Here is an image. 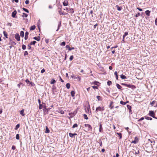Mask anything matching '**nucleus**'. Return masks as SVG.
I'll return each mask as SVG.
<instances>
[{
    "label": "nucleus",
    "mask_w": 157,
    "mask_h": 157,
    "mask_svg": "<svg viewBox=\"0 0 157 157\" xmlns=\"http://www.w3.org/2000/svg\"><path fill=\"white\" fill-rule=\"evenodd\" d=\"M145 119L147 120H151L152 119V118L147 116L145 117Z\"/></svg>",
    "instance_id": "obj_28"
},
{
    "label": "nucleus",
    "mask_w": 157,
    "mask_h": 157,
    "mask_svg": "<svg viewBox=\"0 0 157 157\" xmlns=\"http://www.w3.org/2000/svg\"><path fill=\"white\" fill-rule=\"evenodd\" d=\"M36 26L35 25H33L31 26L30 28V30H33L35 29Z\"/></svg>",
    "instance_id": "obj_20"
},
{
    "label": "nucleus",
    "mask_w": 157,
    "mask_h": 157,
    "mask_svg": "<svg viewBox=\"0 0 157 157\" xmlns=\"http://www.w3.org/2000/svg\"><path fill=\"white\" fill-rule=\"evenodd\" d=\"M125 129L127 130L128 132L129 133H130L131 132H129L128 130V129H129V128L128 127H127V128H125Z\"/></svg>",
    "instance_id": "obj_60"
},
{
    "label": "nucleus",
    "mask_w": 157,
    "mask_h": 157,
    "mask_svg": "<svg viewBox=\"0 0 157 157\" xmlns=\"http://www.w3.org/2000/svg\"><path fill=\"white\" fill-rule=\"evenodd\" d=\"M49 130L48 129L47 127L46 126V131L45 132L46 133H49Z\"/></svg>",
    "instance_id": "obj_46"
},
{
    "label": "nucleus",
    "mask_w": 157,
    "mask_h": 157,
    "mask_svg": "<svg viewBox=\"0 0 157 157\" xmlns=\"http://www.w3.org/2000/svg\"><path fill=\"white\" fill-rule=\"evenodd\" d=\"M20 35L21 37H23L24 36V32L22 31H21L20 32Z\"/></svg>",
    "instance_id": "obj_21"
},
{
    "label": "nucleus",
    "mask_w": 157,
    "mask_h": 157,
    "mask_svg": "<svg viewBox=\"0 0 157 157\" xmlns=\"http://www.w3.org/2000/svg\"><path fill=\"white\" fill-rule=\"evenodd\" d=\"M116 7L117 8V9L118 11H121V7H120L118 5H117L116 6Z\"/></svg>",
    "instance_id": "obj_18"
},
{
    "label": "nucleus",
    "mask_w": 157,
    "mask_h": 157,
    "mask_svg": "<svg viewBox=\"0 0 157 157\" xmlns=\"http://www.w3.org/2000/svg\"><path fill=\"white\" fill-rule=\"evenodd\" d=\"M104 110V108L103 106H99L96 108V112H98L99 111L102 112Z\"/></svg>",
    "instance_id": "obj_2"
},
{
    "label": "nucleus",
    "mask_w": 157,
    "mask_h": 157,
    "mask_svg": "<svg viewBox=\"0 0 157 157\" xmlns=\"http://www.w3.org/2000/svg\"><path fill=\"white\" fill-rule=\"evenodd\" d=\"M16 138L18 140L19 139V136L18 134H17L16 135Z\"/></svg>",
    "instance_id": "obj_42"
},
{
    "label": "nucleus",
    "mask_w": 157,
    "mask_h": 157,
    "mask_svg": "<svg viewBox=\"0 0 157 157\" xmlns=\"http://www.w3.org/2000/svg\"><path fill=\"white\" fill-rule=\"evenodd\" d=\"M29 34V33L27 32H26L25 34V40H26L28 38V35Z\"/></svg>",
    "instance_id": "obj_14"
},
{
    "label": "nucleus",
    "mask_w": 157,
    "mask_h": 157,
    "mask_svg": "<svg viewBox=\"0 0 157 157\" xmlns=\"http://www.w3.org/2000/svg\"><path fill=\"white\" fill-rule=\"evenodd\" d=\"M74 10L72 8L70 9V10L67 11V12L71 13H74Z\"/></svg>",
    "instance_id": "obj_19"
},
{
    "label": "nucleus",
    "mask_w": 157,
    "mask_h": 157,
    "mask_svg": "<svg viewBox=\"0 0 157 157\" xmlns=\"http://www.w3.org/2000/svg\"><path fill=\"white\" fill-rule=\"evenodd\" d=\"M60 80L62 82H63L64 81L61 78V77L59 76Z\"/></svg>",
    "instance_id": "obj_64"
},
{
    "label": "nucleus",
    "mask_w": 157,
    "mask_h": 157,
    "mask_svg": "<svg viewBox=\"0 0 157 157\" xmlns=\"http://www.w3.org/2000/svg\"><path fill=\"white\" fill-rule=\"evenodd\" d=\"M99 131L101 132H102L103 131V128H102V125L101 124H99Z\"/></svg>",
    "instance_id": "obj_10"
},
{
    "label": "nucleus",
    "mask_w": 157,
    "mask_h": 157,
    "mask_svg": "<svg viewBox=\"0 0 157 157\" xmlns=\"http://www.w3.org/2000/svg\"><path fill=\"white\" fill-rule=\"evenodd\" d=\"M145 14L147 15L148 16H149L150 15V11L149 10H147L145 11Z\"/></svg>",
    "instance_id": "obj_16"
},
{
    "label": "nucleus",
    "mask_w": 157,
    "mask_h": 157,
    "mask_svg": "<svg viewBox=\"0 0 157 157\" xmlns=\"http://www.w3.org/2000/svg\"><path fill=\"white\" fill-rule=\"evenodd\" d=\"M140 15V13H137V14H136L135 15V17H138Z\"/></svg>",
    "instance_id": "obj_50"
},
{
    "label": "nucleus",
    "mask_w": 157,
    "mask_h": 157,
    "mask_svg": "<svg viewBox=\"0 0 157 157\" xmlns=\"http://www.w3.org/2000/svg\"><path fill=\"white\" fill-rule=\"evenodd\" d=\"M59 14L60 15H65L64 13H63L62 12V11H61V10H60L59 11Z\"/></svg>",
    "instance_id": "obj_35"
},
{
    "label": "nucleus",
    "mask_w": 157,
    "mask_h": 157,
    "mask_svg": "<svg viewBox=\"0 0 157 157\" xmlns=\"http://www.w3.org/2000/svg\"><path fill=\"white\" fill-rule=\"evenodd\" d=\"M45 71V70L44 69H42L41 71V72L42 73H43Z\"/></svg>",
    "instance_id": "obj_59"
},
{
    "label": "nucleus",
    "mask_w": 157,
    "mask_h": 157,
    "mask_svg": "<svg viewBox=\"0 0 157 157\" xmlns=\"http://www.w3.org/2000/svg\"><path fill=\"white\" fill-rule=\"evenodd\" d=\"M66 86L67 89H69L70 87V84L69 83H67L66 84Z\"/></svg>",
    "instance_id": "obj_23"
},
{
    "label": "nucleus",
    "mask_w": 157,
    "mask_h": 157,
    "mask_svg": "<svg viewBox=\"0 0 157 157\" xmlns=\"http://www.w3.org/2000/svg\"><path fill=\"white\" fill-rule=\"evenodd\" d=\"M73 59V56L72 55L71 56H70V57L69 58V59L70 61H71Z\"/></svg>",
    "instance_id": "obj_49"
},
{
    "label": "nucleus",
    "mask_w": 157,
    "mask_h": 157,
    "mask_svg": "<svg viewBox=\"0 0 157 157\" xmlns=\"http://www.w3.org/2000/svg\"><path fill=\"white\" fill-rule=\"evenodd\" d=\"M19 127H20V124H17L15 127V129L17 130L18 129V128H19Z\"/></svg>",
    "instance_id": "obj_27"
},
{
    "label": "nucleus",
    "mask_w": 157,
    "mask_h": 157,
    "mask_svg": "<svg viewBox=\"0 0 157 157\" xmlns=\"http://www.w3.org/2000/svg\"><path fill=\"white\" fill-rule=\"evenodd\" d=\"M116 86L118 89H121L122 88L121 86L118 83L116 84Z\"/></svg>",
    "instance_id": "obj_22"
},
{
    "label": "nucleus",
    "mask_w": 157,
    "mask_h": 157,
    "mask_svg": "<svg viewBox=\"0 0 157 157\" xmlns=\"http://www.w3.org/2000/svg\"><path fill=\"white\" fill-rule=\"evenodd\" d=\"M148 114L150 116H151L154 118L157 119V118L155 117V113H154L153 111H150L149 112Z\"/></svg>",
    "instance_id": "obj_3"
},
{
    "label": "nucleus",
    "mask_w": 157,
    "mask_h": 157,
    "mask_svg": "<svg viewBox=\"0 0 157 157\" xmlns=\"http://www.w3.org/2000/svg\"><path fill=\"white\" fill-rule=\"evenodd\" d=\"M28 55V53L27 51H25L24 53V56H25Z\"/></svg>",
    "instance_id": "obj_56"
},
{
    "label": "nucleus",
    "mask_w": 157,
    "mask_h": 157,
    "mask_svg": "<svg viewBox=\"0 0 157 157\" xmlns=\"http://www.w3.org/2000/svg\"><path fill=\"white\" fill-rule=\"evenodd\" d=\"M63 5L64 6H66L68 5V2L67 0L64 1L63 3Z\"/></svg>",
    "instance_id": "obj_11"
},
{
    "label": "nucleus",
    "mask_w": 157,
    "mask_h": 157,
    "mask_svg": "<svg viewBox=\"0 0 157 157\" xmlns=\"http://www.w3.org/2000/svg\"><path fill=\"white\" fill-rule=\"evenodd\" d=\"M31 44H29L28 45V49H29V50H30V49H31Z\"/></svg>",
    "instance_id": "obj_48"
},
{
    "label": "nucleus",
    "mask_w": 157,
    "mask_h": 157,
    "mask_svg": "<svg viewBox=\"0 0 157 157\" xmlns=\"http://www.w3.org/2000/svg\"><path fill=\"white\" fill-rule=\"evenodd\" d=\"M49 41V39H46L45 40V42L47 44H48V43Z\"/></svg>",
    "instance_id": "obj_58"
},
{
    "label": "nucleus",
    "mask_w": 157,
    "mask_h": 157,
    "mask_svg": "<svg viewBox=\"0 0 157 157\" xmlns=\"http://www.w3.org/2000/svg\"><path fill=\"white\" fill-rule=\"evenodd\" d=\"M22 9L24 11H25V12H27V13H29V10L26 9L24 8V7H23L22 8Z\"/></svg>",
    "instance_id": "obj_34"
},
{
    "label": "nucleus",
    "mask_w": 157,
    "mask_h": 157,
    "mask_svg": "<svg viewBox=\"0 0 157 157\" xmlns=\"http://www.w3.org/2000/svg\"><path fill=\"white\" fill-rule=\"evenodd\" d=\"M29 1L27 0H26L25 1V3L26 4H29Z\"/></svg>",
    "instance_id": "obj_63"
},
{
    "label": "nucleus",
    "mask_w": 157,
    "mask_h": 157,
    "mask_svg": "<svg viewBox=\"0 0 157 157\" xmlns=\"http://www.w3.org/2000/svg\"><path fill=\"white\" fill-rule=\"evenodd\" d=\"M3 34L5 36L6 38H7V34L5 31L3 32Z\"/></svg>",
    "instance_id": "obj_40"
},
{
    "label": "nucleus",
    "mask_w": 157,
    "mask_h": 157,
    "mask_svg": "<svg viewBox=\"0 0 157 157\" xmlns=\"http://www.w3.org/2000/svg\"><path fill=\"white\" fill-rule=\"evenodd\" d=\"M83 116H84V119H85L87 120L88 119V118L86 114H84Z\"/></svg>",
    "instance_id": "obj_36"
},
{
    "label": "nucleus",
    "mask_w": 157,
    "mask_h": 157,
    "mask_svg": "<svg viewBox=\"0 0 157 157\" xmlns=\"http://www.w3.org/2000/svg\"><path fill=\"white\" fill-rule=\"evenodd\" d=\"M66 44V42L64 41H63L60 44V45L61 46H64Z\"/></svg>",
    "instance_id": "obj_38"
},
{
    "label": "nucleus",
    "mask_w": 157,
    "mask_h": 157,
    "mask_svg": "<svg viewBox=\"0 0 157 157\" xmlns=\"http://www.w3.org/2000/svg\"><path fill=\"white\" fill-rule=\"evenodd\" d=\"M112 82L111 81H108L107 82V84L108 85L110 86V85L112 84Z\"/></svg>",
    "instance_id": "obj_32"
},
{
    "label": "nucleus",
    "mask_w": 157,
    "mask_h": 157,
    "mask_svg": "<svg viewBox=\"0 0 157 157\" xmlns=\"http://www.w3.org/2000/svg\"><path fill=\"white\" fill-rule=\"evenodd\" d=\"M21 85H22V86L23 85V84L22 83H20V84H18L17 85V86L19 88H20V86Z\"/></svg>",
    "instance_id": "obj_61"
},
{
    "label": "nucleus",
    "mask_w": 157,
    "mask_h": 157,
    "mask_svg": "<svg viewBox=\"0 0 157 157\" xmlns=\"http://www.w3.org/2000/svg\"><path fill=\"white\" fill-rule=\"evenodd\" d=\"M135 151V154L136 155L139 154L140 153V151H139V150H138L136 151Z\"/></svg>",
    "instance_id": "obj_45"
},
{
    "label": "nucleus",
    "mask_w": 157,
    "mask_h": 157,
    "mask_svg": "<svg viewBox=\"0 0 157 157\" xmlns=\"http://www.w3.org/2000/svg\"><path fill=\"white\" fill-rule=\"evenodd\" d=\"M121 78L122 79H124L126 78V77L125 75H121Z\"/></svg>",
    "instance_id": "obj_26"
},
{
    "label": "nucleus",
    "mask_w": 157,
    "mask_h": 157,
    "mask_svg": "<svg viewBox=\"0 0 157 157\" xmlns=\"http://www.w3.org/2000/svg\"><path fill=\"white\" fill-rule=\"evenodd\" d=\"M85 127L87 128V130L88 131H90L92 127L91 126L88 124H85Z\"/></svg>",
    "instance_id": "obj_5"
},
{
    "label": "nucleus",
    "mask_w": 157,
    "mask_h": 157,
    "mask_svg": "<svg viewBox=\"0 0 157 157\" xmlns=\"http://www.w3.org/2000/svg\"><path fill=\"white\" fill-rule=\"evenodd\" d=\"M127 107L128 109L129 110V112L130 113L132 112L131 108L132 107L131 106L129 105H127Z\"/></svg>",
    "instance_id": "obj_13"
},
{
    "label": "nucleus",
    "mask_w": 157,
    "mask_h": 157,
    "mask_svg": "<svg viewBox=\"0 0 157 157\" xmlns=\"http://www.w3.org/2000/svg\"><path fill=\"white\" fill-rule=\"evenodd\" d=\"M121 85L123 86H125L129 88H131L132 89H134L136 88V86L130 84H126L124 83H122Z\"/></svg>",
    "instance_id": "obj_1"
},
{
    "label": "nucleus",
    "mask_w": 157,
    "mask_h": 157,
    "mask_svg": "<svg viewBox=\"0 0 157 157\" xmlns=\"http://www.w3.org/2000/svg\"><path fill=\"white\" fill-rule=\"evenodd\" d=\"M36 43V41H33L30 43V44L32 45H35V44Z\"/></svg>",
    "instance_id": "obj_33"
},
{
    "label": "nucleus",
    "mask_w": 157,
    "mask_h": 157,
    "mask_svg": "<svg viewBox=\"0 0 157 157\" xmlns=\"http://www.w3.org/2000/svg\"><path fill=\"white\" fill-rule=\"evenodd\" d=\"M128 32H125L124 33V35L123 36V39H124V37L126 36H127L128 35Z\"/></svg>",
    "instance_id": "obj_29"
},
{
    "label": "nucleus",
    "mask_w": 157,
    "mask_h": 157,
    "mask_svg": "<svg viewBox=\"0 0 157 157\" xmlns=\"http://www.w3.org/2000/svg\"><path fill=\"white\" fill-rule=\"evenodd\" d=\"M28 16V15L25 13H23L22 17H26Z\"/></svg>",
    "instance_id": "obj_31"
},
{
    "label": "nucleus",
    "mask_w": 157,
    "mask_h": 157,
    "mask_svg": "<svg viewBox=\"0 0 157 157\" xmlns=\"http://www.w3.org/2000/svg\"><path fill=\"white\" fill-rule=\"evenodd\" d=\"M92 87L94 88V89H97L98 88V87L97 86H92Z\"/></svg>",
    "instance_id": "obj_52"
},
{
    "label": "nucleus",
    "mask_w": 157,
    "mask_h": 157,
    "mask_svg": "<svg viewBox=\"0 0 157 157\" xmlns=\"http://www.w3.org/2000/svg\"><path fill=\"white\" fill-rule=\"evenodd\" d=\"M99 82H97V81H95L94 82V84L96 85H98V84H99Z\"/></svg>",
    "instance_id": "obj_57"
},
{
    "label": "nucleus",
    "mask_w": 157,
    "mask_h": 157,
    "mask_svg": "<svg viewBox=\"0 0 157 157\" xmlns=\"http://www.w3.org/2000/svg\"><path fill=\"white\" fill-rule=\"evenodd\" d=\"M119 156V155L118 153H117L116 154V156H113V157H118Z\"/></svg>",
    "instance_id": "obj_62"
},
{
    "label": "nucleus",
    "mask_w": 157,
    "mask_h": 157,
    "mask_svg": "<svg viewBox=\"0 0 157 157\" xmlns=\"http://www.w3.org/2000/svg\"><path fill=\"white\" fill-rule=\"evenodd\" d=\"M22 49L23 50H25L26 48V46H25V45L24 44H23L22 45Z\"/></svg>",
    "instance_id": "obj_41"
},
{
    "label": "nucleus",
    "mask_w": 157,
    "mask_h": 157,
    "mask_svg": "<svg viewBox=\"0 0 157 157\" xmlns=\"http://www.w3.org/2000/svg\"><path fill=\"white\" fill-rule=\"evenodd\" d=\"M24 110L22 109L20 112V114H21L22 116H24L25 115V114L24 113Z\"/></svg>",
    "instance_id": "obj_15"
},
{
    "label": "nucleus",
    "mask_w": 157,
    "mask_h": 157,
    "mask_svg": "<svg viewBox=\"0 0 157 157\" xmlns=\"http://www.w3.org/2000/svg\"><path fill=\"white\" fill-rule=\"evenodd\" d=\"M69 136H70V137H71V138H72L74 137V135H73V133H69Z\"/></svg>",
    "instance_id": "obj_37"
},
{
    "label": "nucleus",
    "mask_w": 157,
    "mask_h": 157,
    "mask_svg": "<svg viewBox=\"0 0 157 157\" xmlns=\"http://www.w3.org/2000/svg\"><path fill=\"white\" fill-rule=\"evenodd\" d=\"M100 144V146L101 147L102 146V142L101 140H100L99 142H98Z\"/></svg>",
    "instance_id": "obj_47"
},
{
    "label": "nucleus",
    "mask_w": 157,
    "mask_h": 157,
    "mask_svg": "<svg viewBox=\"0 0 157 157\" xmlns=\"http://www.w3.org/2000/svg\"><path fill=\"white\" fill-rule=\"evenodd\" d=\"M155 102V101H153L152 102L150 103V104L152 106H153Z\"/></svg>",
    "instance_id": "obj_55"
},
{
    "label": "nucleus",
    "mask_w": 157,
    "mask_h": 157,
    "mask_svg": "<svg viewBox=\"0 0 157 157\" xmlns=\"http://www.w3.org/2000/svg\"><path fill=\"white\" fill-rule=\"evenodd\" d=\"M56 82V81L55 80H53L52 81V82H51V84H54Z\"/></svg>",
    "instance_id": "obj_53"
},
{
    "label": "nucleus",
    "mask_w": 157,
    "mask_h": 157,
    "mask_svg": "<svg viewBox=\"0 0 157 157\" xmlns=\"http://www.w3.org/2000/svg\"><path fill=\"white\" fill-rule=\"evenodd\" d=\"M117 134L118 135L119 139H121L122 138V134L121 133H117Z\"/></svg>",
    "instance_id": "obj_25"
},
{
    "label": "nucleus",
    "mask_w": 157,
    "mask_h": 157,
    "mask_svg": "<svg viewBox=\"0 0 157 157\" xmlns=\"http://www.w3.org/2000/svg\"><path fill=\"white\" fill-rule=\"evenodd\" d=\"M15 37L17 41H20V36L18 34H16L15 36Z\"/></svg>",
    "instance_id": "obj_7"
},
{
    "label": "nucleus",
    "mask_w": 157,
    "mask_h": 157,
    "mask_svg": "<svg viewBox=\"0 0 157 157\" xmlns=\"http://www.w3.org/2000/svg\"><path fill=\"white\" fill-rule=\"evenodd\" d=\"M66 48H68L69 51H71L72 50L74 49V48L72 47L71 48L68 45H67L66 46Z\"/></svg>",
    "instance_id": "obj_9"
},
{
    "label": "nucleus",
    "mask_w": 157,
    "mask_h": 157,
    "mask_svg": "<svg viewBox=\"0 0 157 157\" xmlns=\"http://www.w3.org/2000/svg\"><path fill=\"white\" fill-rule=\"evenodd\" d=\"M78 126V125L77 124H74L73 125V126H72V128H75V127H77Z\"/></svg>",
    "instance_id": "obj_39"
},
{
    "label": "nucleus",
    "mask_w": 157,
    "mask_h": 157,
    "mask_svg": "<svg viewBox=\"0 0 157 157\" xmlns=\"http://www.w3.org/2000/svg\"><path fill=\"white\" fill-rule=\"evenodd\" d=\"M33 39H34L35 40H36L37 41H39L40 40V38L39 37H34L33 38Z\"/></svg>",
    "instance_id": "obj_17"
},
{
    "label": "nucleus",
    "mask_w": 157,
    "mask_h": 157,
    "mask_svg": "<svg viewBox=\"0 0 157 157\" xmlns=\"http://www.w3.org/2000/svg\"><path fill=\"white\" fill-rule=\"evenodd\" d=\"M144 119V117H142L140 119H139L138 120V121H141L143 120Z\"/></svg>",
    "instance_id": "obj_54"
},
{
    "label": "nucleus",
    "mask_w": 157,
    "mask_h": 157,
    "mask_svg": "<svg viewBox=\"0 0 157 157\" xmlns=\"http://www.w3.org/2000/svg\"><path fill=\"white\" fill-rule=\"evenodd\" d=\"M138 138L137 137H136L135 138L134 140L133 141H132L131 142L132 143H134V144H137L138 143Z\"/></svg>",
    "instance_id": "obj_6"
},
{
    "label": "nucleus",
    "mask_w": 157,
    "mask_h": 157,
    "mask_svg": "<svg viewBox=\"0 0 157 157\" xmlns=\"http://www.w3.org/2000/svg\"><path fill=\"white\" fill-rule=\"evenodd\" d=\"M17 11L16 10L14 11L12 13V16L13 17H15V16L17 14Z\"/></svg>",
    "instance_id": "obj_8"
},
{
    "label": "nucleus",
    "mask_w": 157,
    "mask_h": 157,
    "mask_svg": "<svg viewBox=\"0 0 157 157\" xmlns=\"http://www.w3.org/2000/svg\"><path fill=\"white\" fill-rule=\"evenodd\" d=\"M42 107H43V105L41 104H39V109H42Z\"/></svg>",
    "instance_id": "obj_51"
},
{
    "label": "nucleus",
    "mask_w": 157,
    "mask_h": 157,
    "mask_svg": "<svg viewBox=\"0 0 157 157\" xmlns=\"http://www.w3.org/2000/svg\"><path fill=\"white\" fill-rule=\"evenodd\" d=\"M71 95L73 97L75 96V92L74 91H72L71 92Z\"/></svg>",
    "instance_id": "obj_24"
},
{
    "label": "nucleus",
    "mask_w": 157,
    "mask_h": 157,
    "mask_svg": "<svg viewBox=\"0 0 157 157\" xmlns=\"http://www.w3.org/2000/svg\"><path fill=\"white\" fill-rule=\"evenodd\" d=\"M25 82L27 83L28 85H31L32 86H34V84L32 82L29 81L28 79L25 80Z\"/></svg>",
    "instance_id": "obj_4"
},
{
    "label": "nucleus",
    "mask_w": 157,
    "mask_h": 157,
    "mask_svg": "<svg viewBox=\"0 0 157 157\" xmlns=\"http://www.w3.org/2000/svg\"><path fill=\"white\" fill-rule=\"evenodd\" d=\"M120 104L123 105H124L126 104V103H125V102H124L122 101H121L120 102Z\"/></svg>",
    "instance_id": "obj_44"
},
{
    "label": "nucleus",
    "mask_w": 157,
    "mask_h": 157,
    "mask_svg": "<svg viewBox=\"0 0 157 157\" xmlns=\"http://www.w3.org/2000/svg\"><path fill=\"white\" fill-rule=\"evenodd\" d=\"M86 112L87 113L88 112V113L90 114V113H91V112L90 111V107H88L86 109Z\"/></svg>",
    "instance_id": "obj_12"
},
{
    "label": "nucleus",
    "mask_w": 157,
    "mask_h": 157,
    "mask_svg": "<svg viewBox=\"0 0 157 157\" xmlns=\"http://www.w3.org/2000/svg\"><path fill=\"white\" fill-rule=\"evenodd\" d=\"M61 26V22H59V24H58V29H57L56 30V31H58L59 28V27Z\"/></svg>",
    "instance_id": "obj_30"
},
{
    "label": "nucleus",
    "mask_w": 157,
    "mask_h": 157,
    "mask_svg": "<svg viewBox=\"0 0 157 157\" xmlns=\"http://www.w3.org/2000/svg\"><path fill=\"white\" fill-rule=\"evenodd\" d=\"M97 99H98V101H100V100H101V97L99 96H97Z\"/></svg>",
    "instance_id": "obj_43"
}]
</instances>
